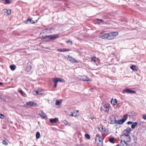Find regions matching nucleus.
Masks as SVG:
<instances>
[{"label":"nucleus","mask_w":146,"mask_h":146,"mask_svg":"<svg viewBox=\"0 0 146 146\" xmlns=\"http://www.w3.org/2000/svg\"><path fill=\"white\" fill-rule=\"evenodd\" d=\"M131 131L130 128H127L123 131V134L122 135H129V134Z\"/></svg>","instance_id":"6"},{"label":"nucleus","mask_w":146,"mask_h":146,"mask_svg":"<svg viewBox=\"0 0 146 146\" xmlns=\"http://www.w3.org/2000/svg\"><path fill=\"white\" fill-rule=\"evenodd\" d=\"M123 92H127V93H133L134 94L136 93V91L133 90H131L128 88H126L124 89L123 90Z\"/></svg>","instance_id":"9"},{"label":"nucleus","mask_w":146,"mask_h":146,"mask_svg":"<svg viewBox=\"0 0 146 146\" xmlns=\"http://www.w3.org/2000/svg\"><path fill=\"white\" fill-rule=\"evenodd\" d=\"M4 115L1 113H0V118L3 119L4 118Z\"/></svg>","instance_id":"39"},{"label":"nucleus","mask_w":146,"mask_h":146,"mask_svg":"<svg viewBox=\"0 0 146 146\" xmlns=\"http://www.w3.org/2000/svg\"><path fill=\"white\" fill-rule=\"evenodd\" d=\"M33 93L34 95H37L38 94V92L37 90L36 91H33Z\"/></svg>","instance_id":"34"},{"label":"nucleus","mask_w":146,"mask_h":146,"mask_svg":"<svg viewBox=\"0 0 146 146\" xmlns=\"http://www.w3.org/2000/svg\"><path fill=\"white\" fill-rule=\"evenodd\" d=\"M68 59L69 61L73 62L76 63L78 62L77 60L72 56L69 55L68 57Z\"/></svg>","instance_id":"10"},{"label":"nucleus","mask_w":146,"mask_h":146,"mask_svg":"<svg viewBox=\"0 0 146 146\" xmlns=\"http://www.w3.org/2000/svg\"><path fill=\"white\" fill-rule=\"evenodd\" d=\"M81 79L85 81H91L88 77L85 76H82L81 78Z\"/></svg>","instance_id":"11"},{"label":"nucleus","mask_w":146,"mask_h":146,"mask_svg":"<svg viewBox=\"0 0 146 146\" xmlns=\"http://www.w3.org/2000/svg\"><path fill=\"white\" fill-rule=\"evenodd\" d=\"M75 111V112H76V111ZM76 114V112H75V114Z\"/></svg>","instance_id":"48"},{"label":"nucleus","mask_w":146,"mask_h":146,"mask_svg":"<svg viewBox=\"0 0 146 146\" xmlns=\"http://www.w3.org/2000/svg\"><path fill=\"white\" fill-rule=\"evenodd\" d=\"M60 35L58 34H56L54 35H51L46 36V39H49L50 40L54 39L59 37Z\"/></svg>","instance_id":"4"},{"label":"nucleus","mask_w":146,"mask_h":146,"mask_svg":"<svg viewBox=\"0 0 146 146\" xmlns=\"http://www.w3.org/2000/svg\"><path fill=\"white\" fill-rule=\"evenodd\" d=\"M76 111L77 112L76 114H75V111H74L73 113H72L70 115V116H74L76 117L77 116H78L79 115V113H78L79 111L78 110H76Z\"/></svg>","instance_id":"17"},{"label":"nucleus","mask_w":146,"mask_h":146,"mask_svg":"<svg viewBox=\"0 0 146 146\" xmlns=\"http://www.w3.org/2000/svg\"><path fill=\"white\" fill-rule=\"evenodd\" d=\"M52 81L54 83V87L56 88L57 87V84L58 82H61L63 83L65 82V80L62 78H55L52 79Z\"/></svg>","instance_id":"1"},{"label":"nucleus","mask_w":146,"mask_h":146,"mask_svg":"<svg viewBox=\"0 0 146 146\" xmlns=\"http://www.w3.org/2000/svg\"><path fill=\"white\" fill-rule=\"evenodd\" d=\"M121 141L125 143L130 142L131 140V138L130 135H121Z\"/></svg>","instance_id":"3"},{"label":"nucleus","mask_w":146,"mask_h":146,"mask_svg":"<svg viewBox=\"0 0 146 146\" xmlns=\"http://www.w3.org/2000/svg\"><path fill=\"white\" fill-rule=\"evenodd\" d=\"M97 20H99V21H102V22L103 21L102 19H97Z\"/></svg>","instance_id":"45"},{"label":"nucleus","mask_w":146,"mask_h":146,"mask_svg":"<svg viewBox=\"0 0 146 146\" xmlns=\"http://www.w3.org/2000/svg\"><path fill=\"white\" fill-rule=\"evenodd\" d=\"M2 143L5 145H7L8 144V143L5 141L3 140L2 141Z\"/></svg>","instance_id":"36"},{"label":"nucleus","mask_w":146,"mask_h":146,"mask_svg":"<svg viewBox=\"0 0 146 146\" xmlns=\"http://www.w3.org/2000/svg\"><path fill=\"white\" fill-rule=\"evenodd\" d=\"M95 141H103L101 135L99 134L96 135V137Z\"/></svg>","instance_id":"14"},{"label":"nucleus","mask_w":146,"mask_h":146,"mask_svg":"<svg viewBox=\"0 0 146 146\" xmlns=\"http://www.w3.org/2000/svg\"><path fill=\"white\" fill-rule=\"evenodd\" d=\"M63 123L64 124H68V122L67 121H66V120H65L64 121Z\"/></svg>","instance_id":"42"},{"label":"nucleus","mask_w":146,"mask_h":146,"mask_svg":"<svg viewBox=\"0 0 146 146\" xmlns=\"http://www.w3.org/2000/svg\"><path fill=\"white\" fill-rule=\"evenodd\" d=\"M143 118L146 120V114L144 115L143 116Z\"/></svg>","instance_id":"41"},{"label":"nucleus","mask_w":146,"mask_h":146,"mask_svg":"<svg viewBox=\"0 0 146 146\" xmlns=\"http://www.w3.org/2000/svg\"><path fill=\"white\" fill-rule=\"evenodd\" d=\"M66 42L69 43V42L71 44H73V42L71 40H68L66 41Z\"/></svg>","instance_id":"37"},{"label":"nucleus","mask_w":146,"mask_h":146,"mask_svg":"<svg viewBox=\"0 0 146 146\" xmlns=\"http://www.w3.org/2000/svg\"><path fill=\"white\" fill-rule=\"evenodd\" d=\"M39 114L40 116L43 118H45L46 117L45 114L42 111H39Z\"/></svg>","instance_id":"16"},{"label":"nucleus","mask_w":146,"mask_h":146,"mask_svg":"<svg viewBox=\"0 0 146 146\" xmlns=\"http://www.w3.org/2000/svg\"><path fill=\"white\" fill-rule=\"evenodd\" d=\"M10 68L13 71L15 70L16 68V66L14 65H12L10 66Z\"/></svg>","instance_id":"26"},{"label":"nucleus","mask_w":146,"mask_h":146,"mask_svg":"<svg viewBox=\"0 0 146 146\" xmlns=\"http://www.w3.org/2000/svg\"><path fill=\"white\" fill-rule=\"evenodd\" d=\"M50 121L52 123H56L57 121L58 120V118H55L54 119H50Z\"/></svg>","instance_id":"20"},{"label":"nucleus","mask_w":146,"mask_h":146,"mask_svg":"<svg viewBox=\"0 0 146 146\" xmlns=\"http://www.w3.org/2000/svg\"><path fill=\"white\" fill-rule=\"evenodd\" d=\"M117 32H112L108 33V40H112L115 38L118 35Z\"/></svg>","instance_id":"2"},{"label":"nucleus","mask_w":146,"mask_h":146,"mask_svg":"<svg viewBox=\"0 0 146 146\" xmlns=\"http://www.w3.org/2000/svg\"><path fill=\"white\" fill-rule=\"evenodd\" d=\"M91 59H92L91 61H93L95 62H96V57H91Z\"/></svg>","instance_id":"32"},{"label":"nucleus","mask_w":146,"mask_h":146,"mask_svg":"<svg viewBox=\"0 0 146 146\" xmlns=\"http://www.w3.org/2000/svg\"><path fill=\"white\" fill-rule=\"evenodd\" d=\"M60 104V102L59 100H57L56 102V105H59Z\"/></svg>","instance_id":"38"},{"label":"nucleus","mask_w":146,"mask_h":146,"mask_svg":"<svg viewBox=\"0 0 146 146\" xmlns=\"http://www.w3.org/2000/svg\"><path fill=\"white\" fill-rule=\"evenodd\" d=\"M97 146H103V141H95Z\"/></svg>","instance_id":"15"},{"label":"nucleus","mask_w":146,"mask_h":146,"mask_svg":"<svg viewBox=\"0 0 146 146\" xmlns=\"http://www.w3.org/2000/svg\"><path fill=\"white\" fill-rule=\"evenodd\" d=\"M2 1H4L5 2L6 4H8L10 3V1L9 0H1Z\"/></svg>","instance_id":"35"},{"label":"nucleus","mask_w":146,"mask_h":146,"mask_svg":"<svg viewBox=\"0 0 146 146\" xmlns=\"http://www.w3.org/2000/svg\"><path fill=\"white\" fill-rule=\"evenodd\" d=\"M103 110L106 112H108L109 110L110 106L109 105H105L104 106Z\"/></svg>","instance_id":"12"},{"label":"nucleus","mask_w":146,"mask_h":146,"mask_svg":"<svg viewBox=\"0 0 146 146\" xmlns=\"http://www.w3.org/2000/svg\"><path fill=\"white\" fill-rule=\"evenodd\" d=\"M119 146H128L126 143L121 141L120 143L119 144Z\"/></svg>","instance_id":"21"},{"label":"nucleus","mask_w":146,"mask_h":146,"mask_svg":"<svg viewBox=\"0 0 146 146\" xmlns=\"http://www.w3.org/2000/svg\"><path fill=\"white\" fill-rule=\"evenodd\" d=\"M3 13H4V15H9L11 13V10H3Z\"/></svg>","instance_id":"13"},{"label":"nucleus","mask_w":146,"mask_h":146,"mask_svg":"<svg viewBox=\"0 0 146 146\" xmlns=\"http://www.w3.org/2000/svg\"><path fill=\"white\" fill-rule=\"evenodd\" d=\"M38 92V94H42L43 93L44 91L43 90L41 89H38L37 90Z\"/></svg>","instance_id":"28"},{"label":"nucleus","mask_w":146,"mask_h":146,"mask_svg":"<svg viewBox=\"0 0 146 146\" xmlns=\"http://www.w3.org/2000/svg\"><path fill=\"white\" fill-rule=\"evenodd\" d=\"M124 122L123 121V120L122 119L121 120H115L114 123H117L118 124H123Z\"/></svg>","instance_id":"19"},{"label":"nucleus","mask_w":146,"mask_h":146,"mask_svg":"<svg viewBox=\"0 0 146 146\" xmlns=\"http://www.w3.org/2000/svg\"><path fill=\"white\" fill-rule=\"evenodd\" d=\"M27 21H29L30 22V23H31L32 24H33V23H36V22H37V20H36L35 22H34L31 19H30L29 18H28L27 19Z\"/></svg>","instance_id":"27"},{"label":"nucleus","mask_w":146,"mask_h":146,"mask_svg":"<svg viewBox=\"0 0 146 146\" xmlns=\"http://www.w3.org/2000/svg\"><path fill=\"white\" fill-rule=\"evenodd\" d=\"M3 84V83L0 82V85H2Z\"/></svg>","instance_id":"47"},{"label":"nucleus","mask_w":146,"mask_h":146,"mask_svg":"<svg viewBox=\"0 0 146 146\" xmlns=\"http://www.w3.org/2000/svg\"><path fill=\"white\" fill-rule=\"evenodd\" d=\"M27 105H29L31 107L36 106H38L37 103L32 101L27 102L26 103Z\"/></svg>","instance_id":"8"},{"label":"nucleus","mask_w":146,"mask_h":146,"mask_svg":"<svg viewBox=\"0 0 146 146\" xmlns=\"http://www.w3.org/2000/svg\"><path fill=\"white\" fill-rule=\"evenodd\" d=\"M130 68L133 70L137 71L138 70V67L135 65H132L130 67Z\"/></svg>","instance_id":"22"},{"label":"nucleus","mask_w":146,"mask_h":146,"mask_svg":"<svg viewBox=\"0 0 146 146\" xmlns=\"http://www.w3.org/2000/svg\"><path fill=\"white\" fill-rule=\"evenodd\" d=\"M111 102L113 105H115L117 103V102L116 99H113L111 101Z\"/></svg>","instance_id":"23"},{"label":"nucleus","mask_w":146,"mask_h":146,"mask_svg":"<svg viewBox=\"0 0 146 146\" xmlns=\"http://www.w3.org/2000/svg\"><path fill=\"white\" fill-rule=\"evenodd\" d=\"M127 117H128V114H125V115L123 116V118L122 119L124 122L126 121V120L127 119Z\"/></svg>","instance_id":"24"},{"label":"nucleus","mask_w":146,"mask_h":146,"mask_svg":"<svg viewBox=\"0 0 146 146\" xmlns=\"http://www.w3.org/2000/svg\"><path fill=\"white\" fill-rule=\"evenodd\" d=\"M40 136V133L39 132H37L36 134V139H38Z\"/></svg>","instance_id":"30"},{"label":"nucleus","mask_w":146,"mask_h":146,"mask_svg":"<svg viewBox=\"0 0 146 146\" xmlns=\"http://www.w3.org/2000/svg\"><path fill=\"white\" fill-rule=\"evenodd\" d=\"M43 33H41V36L43 37V38H45V36H44L43 35Z\"/></svg>","instance_id":"44"},{"label":"nucleus","mask_w":146,"mask_h":146,"mask_svg":"<svg viewBox=\"0 0 146 146\" xmlns=\"http://www.w3.org/2000/svg\"><path fill=\"white\" fill-rule=\"evenodd\" d=\"M57 51L60 52H66L70 51V50L69 49L64 48L62 49H58Z\"/></svg>","instance_id":"18"},{"label":"nucleus","mask_w":146,"mask_h":146,"mask_svg":"<svg viewBox=\"0 0 146 146\" xmlns=\"http://www.w3.org/2000/svg\"><path fill=\"white\" fill-rule=\"evenodd\" d=\"M133 123V122H131V121H128L127 122V124H132Z\"/></svg>","instance_id":"43"},{"label":"nucleus","mask_w":146,"mask_h":146,"mask_svg":"<svg viewBox=\"0 0 146 146\" xmlns=\"http://www.w3.org/2000/svg\"><path fill=\"white\" fill-rule=\"evenodd\" d=\"M137 125V123L135 122L132 125L131 127L132 129H134L135 127Z\"/></svg>","instance_id":"29"},{"label":"nucleus","mask_w":146,"mask_h":146,"mask_svg":"<svg viewBox=\"0 0 146 146\" xmlns=\"http://www.w3.org/2000/svg\"><path fill=\"white\" fill-rule=\"evenodd\" d=\"M114 139L113 138H110L109 139V141L111 143H113Z\"/></svg>","instance_id":"33"},{"label":"nucleus","mask_w":146,"mask_h":146,"mask_svg":"<svg viewBox=\"0 0 146 146\" xmlns=\"http://www.w3.org/2000/svg\"><path fill=\"white\" fill-rule=\"evenodd\" d=\"M85 137L88 139H90V135L86 133L85 135Z\"/></svg>","instance_id":"31"},{"label":"nucleus","mask_w":146,"mask_h":146,"mask_svg":"<svg viewBox=\"0 0 146 146\" xmlns=\"http://www.w3.org/2000/svg\"><path fill=\"white\" fill-rule=\"evenodd\" d=\"M32 69V66L31 65L28 66L26 67V70L27 72H30Z\"/></svg>","instance_id":"25"},{"label":"nucleus","mask_w":146,"mask_h":146,"mask_svg":"<svg viewBox=\"0 0 146 146\" xmlns=\"http://www.w3.org/2000/svg\"><path fill=\"white\" fill-rule=\"evenodd\" d=\"M83 146V145H76V146Z\"/></svg>","instance_id":"46"},{"label":"nucleus","mask_w":146,"mask_h":146,"mask_svg":"<svg viewBox=\"0 0 146 146\" xmlns=\"http://www.w3.org/2000/svg\"><path fill=\"white\" fill-rule=\"evenodd\" d=\"M104 32L100 33L99 37L103 39L108 40V33H103Z\"/></svg>","instance_id":"5"},{"label":"nucleus","mask_w":146,"mask_h":146,"mask_svg":"<svg viewBox=\"0 0 146 146\" xmlns=\"http://www.w3.org/2000/svg\"><path fill=\"white\" fill-rule=\"evenodd\" d=\"M19 92L20 93V94L22 95H23L24 94V92H23L21 90H19Z\"/></svg>","instance_id":"40"},{"label":"nucleus","mask_w":146,"mask_h":146,"mask_svg":"<svg viewBox=\"0 0 146 146\" xmlns=\"http://www.w3.org/2000/svg\"><path fill=\"white\" fill-rule=\"evenodd\" d=\"M99 130L101 131L102 133L106 134L108 132V130L106 129L105 128H104L103 126H102L100 127L99 128Z\"/></svg>","instance_id":"7"}]
</instances>
